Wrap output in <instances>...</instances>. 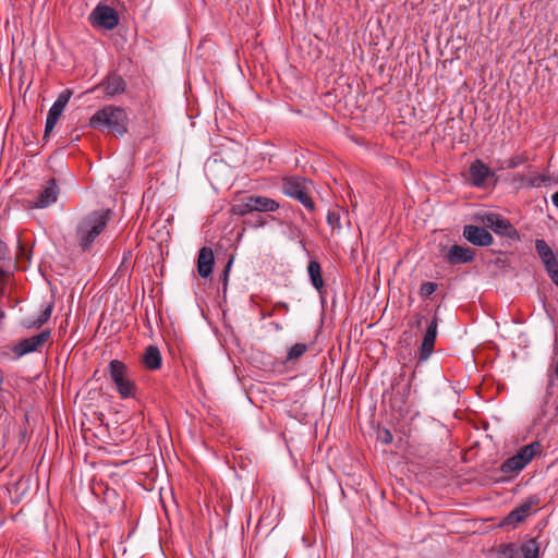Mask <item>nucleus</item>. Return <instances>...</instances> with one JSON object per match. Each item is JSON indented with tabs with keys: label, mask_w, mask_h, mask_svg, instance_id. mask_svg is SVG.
<instances>
[{
	"label": "nucleus",
	"mask_w": 558,
	"mask_h": 558,
	"mask_svg": "<svg viewBox=\"0 0 558 558\" xmlns=\"http://www.w3.org/2000/svg\"><path fill=\"white\" fill-rule=\"evenodd\" d=\"M108 222V211L96 210L80 220L75 239L82 250H87L104 231Z\"/></svg>",
	"instance_id": "obj_1"
},
{
	"label": "nucleus",
	"mask_w": 558,
	"mask_h": 558,
	"mask_svg": "<svg viewBox=\"0 0 558 558\" xmlns=\"http://www.w3.org/2000/svg\"><path fill=\"white\" fill-rule=\"evenodd\" d=\"M128 116L125 111L116 106H106L94 113L89 119V125L94 129L108 130L118 135L126 132Z\"/></svg>",
	"instance_id": "obj_2"
},
{
	"label": "nucleus",
	"mask_w": 558,
	"mask_h": 558,
	"mask_svg": "<svg viewBox=\"0 0 558 558\" xmlns=\"http://www.w3.org/2000/svg\"><path fill=\"white\" fill-rule=\"evenodd\" d=\"M109 375L114 383L117 391L122 399H135L137 396V385L131 378L126 365L119 361L112 360L109 363Z\"/></svg>",
	"instance_id": "obj_3"
},
{
	"label": "nucleus",
	"mask_w": 558,
	"mask_h": 558,
	"mask_svg": "<svg viewBox=\"0 0 558 558\" xmlns=\"http://www.w3.org/2000/svg\"><path fill=\"white\" fill-rule=\"evenodd\" d=\"M311 182L299 175H289L282 179V193L299 201L307 210L315 209V203L310 194Z\"/></svg>",
	"instance_id": "obj_4"
},
{
	"label": "nucleus",
	"mask_w": 558,
	"mask_h": 558,
	"mask_svg": "<svg viewBox=\"0 0 558 558\" xmlns=\"http://www.w3.org/2000/svg\"><path fill=\"white\" fill-rule=\"evenodd\" d=\"M51 331L49 329L41 330L38 335L22 339L12 347V352L16 359L26 354L38 352L44 344L50 339Z\"/></svg>",
	"instance_id": "obj_5"
},
{
	"label": "nucleus",
	"mask_w": 558,
	"mask_h": 558,
	"mask_svg": "<svg viewBox=\"0 0 558 558\" xmlns=\"http://www.w3.org/2000/svg\"><path fill=\"white\" fill-rule=\"evenodd\" d=\"M541 502L538 495H531L525 498L518 507L511 510L502 520V526L513 525L523 522Z\"/></svg>",
	"instance_id": "obj_6"
},
{
	"label": "nucleus",
	"mask_w": 558,
	"mask_h": 558,
	"mask_svg": "<svg viewBox=\"0 0 558 558\" xmlns=\"http://www.w3.org/2000/svg\"><path fill=\"white\" fill-rule=\"evenodd\" d=\"M92 25L111 31L117 27L119 16L114 9L108 5H97L89 15Z\"/></svg>",
	"instance_id": "obj_7"
},
{
	"label": "nucleus",
	"mask_w": 558,
	"mask_h": 558,
	"mask_svg": "<svg viewBox=\"0 0 558 558\" xmlns=\"http://www.w3.org/2000/svg\"><path fill=\"white\" fill-rule=\"evenodd\" d=\"M553 378L549 376L546 395L537 412V420L542 424H550L558 417V399L551 396Z\"/></svg>",
	"instance_id": "obj_8"
},
{
	"label": "nucleus",
	"mask_w": 558,
	"mask_h": 558,
	"mask_svg": "<svg viewBox=\"0 0 558 558\" xmlns=\"http://www.w3.org/2000/svg\"><path fill=\"white\" fill-rule=\"evenodd\" d=\"M72 96V92L70 89L63 90L56 101L50 107L45 125V137L54 129L58 123L59 118L61 117L64 108L66 107L70 98Z\"/></svg>",
	"instance_id": "obj_9"
},
{
	"label": "nucleus",
	"mask_w": 558,
	"mask_h": 558,
	"mask_svg": "<svg viewBox=\"0 0 558 558\" xmlns=\"http://www.w3.org/2000/svg\"><path fill=\"white\" fill-rule=\"evenodd\" d=\"M60 190L54 179H50L45 189L39 193L35 201L28 202V208L43 209L52 204L58 199Z\"/></svg>",
	"instance_id": "obj_10"
},
{
	"label": "nucleus",
	"mask_w": 558,
	"mask_h": 558,
	"mask_svg": "<svg viewBox=\"0 0 558 558\" xmlns=\"http://www.w3.org/2000/svg\"><path fill=\"white\" fill-rule=\"evenodd\" d=\"M437 327L438 319L436 316L429 322L426 331L424 333L421 349H420V357L421 360H427L434 351L435 341L437 338Z\"/></svg>",
	"instance_id": "obj_11"
},
{
	"label": "nucleus",
	"mask_w": 558,
	"mask_h": 558,
	"mask_svg": "<svg viewBox=\"0 0 558 558\" xmlns=\"http://www.w3.org/2000/svg\"><path fill=\"white\" fill-rule=\"evenodd\" d=\"M463 236L474 245L488 246L493 243V235L486 229L473 225L465 226Z\"/></svg>",
	"instance_id": "obj_12"
},
{
	"label": "nucleus",
	"mask_w": 558,
	"mask_h": 558,
	"mask_svg": "<svg viewBox=\"0 0 558 558\" xmlns=\"http://www.w3.org/2000/svg\"><path fill=\"white\" fill-rule=\"evenodd\" d=\"M215 265L214 252L210 247H202L198 251L197 272L202 278H208Z\"/></svg>",
	"instance_id": "obj_13"
},
{
	"label": "nucleus",
	"mask_w": 558,
	"mask_h": 558,
	"mask_svg": "<svg viewBox=\"0 0 558 558\" xmlns=\"http://www.w3.org/2000/svg\"><path fill=\"white\" fill-rule=\"evenodd\" d=\"M474 251L460 245L451 246L446 255V259L451 265L466 264L474 259Z\"/></svg>",
	"instance_id": "obj_14"
},
{
	"label": "nucleus",
	"mask_w": 558,
	"mask_h": 558,
	"mask_svg": "<svg viewBox=\"0 0 558 558\" xmlns=\"http://www.w3.org/2000/svg\"><path fill=\"white\" fill-rule=\"evenodd\" d=\"M493 174L494 173L490 171L489 167L480 159H476L470 166V178L473 185L476 187L484 186L487 178Z\"/></svg>",
	"instance_id": "obj_15"
},
{
	"label": "nucleus",
	"mask_w": 558,
	"mask_h": 558,
	"mask_svg": "<svg viewBox=\"0 0 558 558\" xmlns=\"http://www.w3.org/2000/svg\"><path fill=\"white\" fill-rule=\"evenodd\" d=\"M535 251L538 254L545 269L553 268L558 265V257L543 239L535 240Z\"/></svg>",
	"instance_id": "obj_16"
},
{
	"label": "nucleus",
	"mask_w": 558,
	"mask_h": 558,
	"mask_svg": "<svg viewBox=\"0 0 558 558\" xmlns=\"http://www.w3.org/2000/svg\"><path fill=\"white\" fill-rule=\"evenodd\" d=\"M251 196L253 201L254 211L275 213L280 208V203L274 198L258 194H252Z\"/></svg>",
	"instance_id": "obj_17"
},
{
	"label": "nucleus",
	"mask_w": 558,
	"mask_h": 558,
	"mask_svg": "<svg viewBox=\"0 0 558 558\" xmlns=\"http://www.w3.org/2000/svg\"><path fill=\"white\" fill-rule=\"evenodd\" d=\"M541 448L542 445L539 441H533L520 448L513 457L521 465H523V468H525L541 451Z\"/></svg>",
	"instance_id": "obj_18"
},
{
	"label": "nucleus",
	"mask_w": 558,
	"mask_h": 558,
	"mask_svg": "<svg viewBox=\"0 0 558 558\" xmlns=\"http://www.w3.org/2000/svg\"><path fill=\"white\" fill-rule=\"evenodd\" d=\"M100 86L104 88V93L107 97L121 94L125 89V82L118 75L108 76Z\"/></svg>",
	"instance_id": "obj_19"
},
{
	"label": "nucleus",
	"mask_w": 558,
	"mask_h": 558,
	"mask_svg": "<svg viewBox=\"0 0 558 558\" xmlns=\"http://www.w3.org/2000/svg\"><path fill=\"white\" fill-rule=\"evenodd\" d=\"M143 362L145 367L150 371L159 369L162 362L159 349L156 345L147 347L143 355Z\"/></svg>",
	"instance_id": "obj_20"
},
{
	"label": "nucleus",
	"mask_w": 558,
	"mask_h": 558,
	"mask_svg": "<svg viewBox=\"0 0 558 558\" xmlns=\"http://www.w3.org/2000/svg\"><path fill=\"white\" fill-rule=\"evenodd\" d=\"M307 272L313 287L320 291L324 288L320 264L316 260H311L307 266Z\"/></svg>",
	"instance_id": "obj_21"
},
{
	"label": "nucleus",
	"mask_w": 558,
	"mask_h": 558,
	"mask_svg": "<svg viewBox=\"0 0 558 558\" xmlns=\"http://www.w3.org/2000/svg\"><path fill=\"white\" fill-rule=\"evenodd\" d=\"M230 211L233 215L241 217L254 213L252 196L247 195L236 201L234 204H232Z\"/></svg>",
	"instance_id": "obj_22"
},
{
	"label": "nucleus",
	"mask_w": 558,
	"mask_h": 558,
	"mask_svg": "<svg viewBox=\"0 0 558 558\" xmlns=\"http://www.w3.org/2000/svg\"><path fill=\"white\" fill-rule=\"evenodd\" d=\"M487 221L490 223L494 231L497 233L509 235L511 231H514L510 222L498 215H490L487 218Z\"/></svg>",
	"instance_id": "obj_23"
},
{
	"label": "nucleus",
	"mask_w": 558,
	"mask_h": 558,
	"mask_svg": "<svg viewBox=\"0 0 558 558\" xmlns=\"http://www.w3.org/2000/svg\"><path fill=\"white\" fill-rule=\"evenodd\" d=\"M53 306H54V304L51 301L43 304V308H41L40 313L33 322H29L27 324V327H29V328L41 327L51 317Z\"/></svg>",
	"instance_id": "obj_24"
},
{
	"label": "nucleus",
	"mask_w": 558,
	"mask_h": 558,
	"mask_svg": "<svg viewBox=\"0 0 558 558\" xmlns=\"http://www.w3.org/2000/svg\"><path fill=\"white\" fill-rule=\"evenodd\" d=\"M539 547L535 539H529L521 545V554L524 558H538Z\"/></svg>",
	"instance_id": "obj_25"
},
{
	"label": "nucleus",
	"mask_w": 558,
	"mask_h": 558,
	"mask_svg": "<svg viewBox=\"0 0 558 558\" xmlns=\"http://www.w3.org/2000/svg\"><path fill=\"white\" fill-rule=\"evenodd\" d=\"M524 468L523 465H521L515 459L514 457H510L508 458L506 461L502 462V464L500 465V471L504 473V474H513V473H519L520 471H522Z\"/></svg>",
	"instance_id": "obj_26"
},
{
	"label": "nucleus",
	"mask_w": 558,
	"mask_h": 558,
	"mask_svg": "<svg viewBox=\"0 0 558 558\" xmlns=\"http://www.w3.org/2000/svg\"><path fill=\"white\" fill-rule=\"evenodd\" d=\"M524 468L523 465H521L515 459L514 457H510L508 458L506 461L502 462V464L500 465V471L504 473V474H513V473H519L520 471H522Z\"/></svg>",
	"instance_id": "obj_27"
},
{
	"label": "nucleus",
	"mask_w": 558,
	"mask_h": 558,
	"mask_svg": "<svg viewBox=\"0 0 558 558\" xmlns=\"http://www.w3.org/2000/svg\"><path fill=\"white\" fill-rule=\"evenodd\" d=\"M521 181L529 187H541L542 185H546L550 179L544 174H537L526 179L521 177Z\"/></svg>",
	"instance_id": "obj_28"
},
{
	"label": "nucleus",
	"mask_w": 558,
	"mask_h": 558,
	"mask_svg": "<svg viewBox=\"0 0 558 558\" xmlns=\"http://www.w3.org/2000/svg\"><path fill=\"white\" fill-rule=\"evenodd\" d=\"M307 350V347L306 344L304 343H295L294 345H292L288 352V360L289 361H292V360H298L299 357H301Z\"/></svg>",
	"instance_id": "obj_29"
},
{
	"label": "nucleus",
	"mask_w": 558,
	"mask_h": 558,
	"mask_svg": "<svg viewBox=\"0 0 558 558\" xmlns=\"http://www.w3.org/2000/svg\"><path fill=\"white\" fill-rule=\"evenodd\" d=\"M437 288H438V284L436 282H433V281L424 282V283H422V286L420 288V294L422 298H428L437 290Z\"/></svg>",
	"instance_id": "obj_30"
},
{
	"label": "nucleus",
	"mask_w": 558,
	"mask_h": 558,
	"mask_svg": "<svg viewBox=\"0 0 558 558\" xmlns=\"http://www.w3.org/2000/svg\"><path fill=\"white\" fill-rule=\"evenodd\" d=\"M250 227L254 229L264 228L267 225V221L264 217L257 216L254 221L247 222Z\"/></svg>",
	"instance_id": "obj_31"
},
{
	"label": "nucleus",
	"mask_w": 558,
	"mask_h": 558,
	"mask_svg": "<svg viewBox=\"0 0 558 558\" xmlns=\"http://www.w3.org/2000/svg\"><path fill=\"white\" fill-rule=\"evenodd\" d=\"M524 162V158L522 156H515V157H512L511 159H509L508 161V168L509 169H513V168H517L519 167L520 165H522Z\"/></svg>",
	"instance_id": "obj_32"
},
{
	"label": "nucleus",
	"mask_w": 558,
	"mask_h": 558,
	"mask_svg": "<svg viewBox=\"0 0 558 558\" xmlns=\"http://www.w3.org/2000/svg\"><path fill=\"white\" fill-rule=\"evenodd\" d=\"M550 280L557 284L558 282V264L556 266H554L553 268H548L546 269Z\"/></svg>",
	"instance_id": "obj_33"
},
{
	"label": "nucleus",
	"mask_w": 558,
	"mask_h": 558,
	"mask_svg": "<svg viewBox=\"0 0 558 558\" xmlns=\"http://www.w3.org/2000/svg\"><path fill=\"white\" fill-rule=\"evenodd\" d=\"M8 247L7 244L0 240V264L5 265Z\"/></svg>",
	"instance_id": "obj_34"
},
{
	"label": "nucleus",
	"mask_w": 558,
	"mask_h": 558,
	"mask_svg": "<svg viewBox=\"0 0 558 558\" xmlns=\"http://www.w3.org/2000/svg\"><path fill=\"white\" fill-rule=\"evenodd\" d=\"M10 276V271L4 264H0V284L4 282Z\"/></svg>",
	"instance_id": "obj_35"
},
{
	"label": "nucleus",
	"mask_w": 558,
	"mask_h": 558,
	"mask_svg": "<svg viewBox=\"0 0 558 558\" xmlns=\"http://www.w3.org/2000/svg\"><path fill=\"white\" fill-rule=\"evenodd\" d=\"M327 221L332 228L335 225L339 226V216L336 213H328Z\"/></svg>",
	"instance_id": "obj_36"
},
{
	"label": "nucleus",
	"mask_w": 558,
	"mask_h": 558,
	"mask_svg": "<svg viewBox=\"0 0 558 558\" xmlns=\"http://www.w3.org/2000/svg\"><path fill=\"white\" fill-rule=\"evenodd\" d=\"M380 439L384 444H390L392 442V434L390 433V430L388 429H384L381 435H380Z\"/></svg>",
	"instance_id": "obj_37"
},
{
	"label": "nucleus",
	"mask_w": 558,
	"mask_h": 558,
	"mask_svg": "<svg viewBox=\"0 0 558 558\" xmlns=\"http://www.w3.org/2000/svg\"><path fill=\"white\" fill-rule=\"evenodd\" d=\"M231 264H232V260H229L228 264H227V267H226V269L223 271L225 280H227V278H228V274H229V269L231 267Z\"/></svg>",
	"instance_id": "obj_38"
},
{
	"label": "nucleus",
	"mask_w": 558,
	"mask_h": 558,
	"mask_svg": "<svg viewBox=\"0 0 558 558\" xmlns=\"http://www.w3.org/2000/svg\"><path fill=\"white\" fill-rule=\"evenodd\" d=\"M551 202L558 208V192L553 194Z\"/></svg>",
	"instance_id": "obj_39"
},
{
	"label": "nucleus",
	"mask_w": 558,
	"mask_h": 558,
	"mask_svg": "<svg viewBox=\"0 0 558 558\" xmlns=\"http://www.w3.org/2000/svg\"><path fill=\"white\" fill-rule=\"evenodd\" d=\"M422 319H423V316H417V319H416V323H415L416 327H418L421 325Z\"/></svg>",
	"instance_id": "obj_40"
},
{
	"label": "nucleus",
	"mask_w": 558,
	"mask_h": 558,
	"mask_svg": "<svg viewBox=\"0 0 558 558\" xmlns=\"http://www.w3.org/2000/svg\"><path fill=\"white\" fill-rule=\"evenodd\" d=\"M277 306H281V308L288 310V304L286 303H278Z\"/></svg>",
	"instance_id": "obj_41"
},
{
	"label": "nucleus",
	"mask_w": 558,
	"mask_h": 558,
	"mask_svg": "<svg viewBox=\"0 0 558 558\" xmlns=\"http://www.w3.org/2000/svg\"><path fill=\"white\" fill-rule=\"evenodd\" d=\"M556 286H557V288H558V282H557V284H556Z\"/></svg>",
	"instance_id": "obj_42"
}]
</instances>
